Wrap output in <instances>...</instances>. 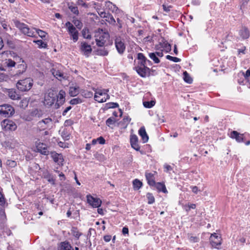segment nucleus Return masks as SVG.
<instances>
[{
	"label": "nucleus",
	"instance_id": "nucleus-1",
	"mask_svg": "<svg viewBox=\"0 0 250 250\" xmlns=\"http://www.w3.org/2000/svg\"><path fill=\"white\" fill-rule=\"evenodd\" d=\"M14 23L15 26L24 35L33 38L37 37L34 31L35 28H30L27 24L21 22L18 20H14Z\"/></svg>",
	"mask_w": 250,
	"mask_h": 250
},
{
	"label": "nucleus",
	"instance_id": "nucleus-2",
	"mask_svg": "<svg viewBox=\"0 0 250 250\" xmlns=\"http://www.w3.org/2000/svg\"><path fill=\"white\" fill-rule=\"evenodd\" d=\"M95 91L94 99L99 103H104L109 98L107 94L109 92L108 89H94Z\"/></svg>",
	"mask_w": 250,
	"mask_h": 250
},
{
	"label": "nucleus",
	"instance_id": "nucleus-3",
	"mask_svg": "<svg viewBox=\"0 0 250 250\" xmlns=\"http://www.w3.org/2000/svg\"><path fill=\"white\" fill-rule=\"evenodd\" d=\"M33 80L30 78L19 80L17 83V88L21 92L29 91L33 86Z\"/></svg>",
	"mask_w": 250,
	"mask_h": 250
},
{
	"label": "nucleus",
	"instance_id": "nucleus-4",
	"mask_svg": "<svg viewBox=\"0 0 250 250\" xmlns=\"http://www.w3.org/2000/svg\"><path fill=\"white\" fill-rule=\"evenodd\" d=\"M15 113V109L10 104H4L0 105V116L3 117H10Z\"/></svg>",
	"mask_w": 250,
	"mask_h": 250
},
{
	"label": "nucleus",
	"instance_id": "nucleus-5",
	"mask_svg": "<svg viewBox=\"0 0 250 250\" xmlns=\"http://www.w3.org/2000/svg\"><path fill=\"white\" fill-rule=\"evenodd\" d=\"M42 112L38 109H33L28 113L25 114L22 118L26 121H31L34 118H41L42 116Z\"/></svg>",
	"mask_w": 250,
	"mask_h": 250
},
{
	"label": "nucleus",
	"instance_id": "nucleus-6",
	"mask_svg": "<svg viewBox=\"0 0 250 250\" xmlns=\"http://www.w3.org/2000/svg\"><path fill=\"white\" fill-rule=\"evenodd\" d=\"M56 100V94L53 90H48L44 95V104L48 107L51 106Z\"/></svg>",
	"mask_w": 250,
	"mask_h": 250
},
{
	"label": "nucleus",
	"instance_id": "nucleus-7",
	"mask_svg": "<svg viewBox=\"0 0 250 250\" xmlns=\"http://www.w3.org/2000/svg\"><path fill=\"white\" fill-rule=\"evenodd\" d=\"M109 38L108 33H99L95 35V41L97 46L103 47Z\"/></svg>",
	"mask_w": 250,
	"mask_h": 250
},
{
	"label": "nucleus",
	"instance_id": "nucleus-8",
	"mask_svg": "<svg viewBox=\"0 0 250 250\" xmlns=\"http://www.w3.org/2000/svg\"><path fill=\"white\" fill-rule=\"evenodd\" d=\"M65 26L67 27V31L72 37L73 42H76L79 38L78 30L70 21H67L65 24Z\"/></svg>",
	"mask_w": 250,
	"mask_h": 250
},
{
	"label": "nucleus",
	"instance_id": "nucleus-9",
	"mask_svg": "<svg viewBox=\"0 0 250 250\" xmlns=\"http://www.w3.org/2000/svg\"><path fill=\"white\" fill-rule=\"evenodd\" d=\"M65 92L63 90H61L58 94L56 95V102L55 104V108H59L64 104L65 101Z\"/></svg>",
	"mask_w": 250,
	"mask_h": 250
},
{
	"label": "nucleus",
	"instance_id": "nucleus-10",
	"mask_svg": "<svg viewBox=\"0 0 250 250\" xmlns=\"http://www.w3.org/2000/svg\"><path fill=\"white\" fill-rule=\"evenodd\" d=\"M134 69L138 74L142 78H146V76H149L150 70L147 66H135Z\"/></svg>",
	"mask_w": 250,
	"mask_h": 250
},
{
	"label": "nucleus",
	"instance_id": "nucleus-11",
	"mask_svg": "<svg viewBox=\"0 0 250 250\" xmlns=\"http://www.w3.org/2000/svg\"><path fill=\"white\" fill-rule=\"evenodd\" d=\"M52 120L50 118L44 119L37 123V127L40 131L47 129L52 124Z\"/></svg>",
	"mask_w": 250,
	"mask_h": 250
},
{
	"label": "nucleus",
	"instance_id": "nucleus-12",
	"mask_svg": "<svg viewBox=\"0 0 250 250\" xmlns=\"http://www.w3.org/2000/svg\"><path fill=\"white\" fill-rule=\"evenodd\" d=\"M87 203L93 208H99L102 204V201L98 198H95L89 194L86 196Z\"/></svg>",
	"mask_w": 250,
	"mask_h": 250
},
{
	"label": "nucleus",
	"instance_id": "nucleus-13",
	"mask_svg": "<svg viewBox=\"0 0 250 250\" xmlns=\"http://www.w3.org/2000/svg\"><path fill=\"white\" fill-rule=\"evenodd\" d=\"M116 48L119 54H123L125 49V45L120 38H117L115 41Z\"/></svg>",
	"mask_w": 250,
	"mask_h": 250
},
{
	"label": "nucleus",
	"instance_id": "nucleus-14",
	"mask_svg": "<svg viewBox=\"0 0 250 250\" xmlns=\"http://www.w3.org/2000/svg\"><path fill=\"white\" fill-rule=\"evenodd\" d=\"M1 125L4 126L6 129L11 131L15 130L17 126L15 122L9 119H5L1 122Z\"/></svg>",
	"mask_w": 250,
	"mask_h": 250
},
{
	"label": "nucleus",
	"instance_id": "nucleus-15",
	"mask_svg": "<svg viewBox=\"0 0 250 250\" xmlns=\"http://www.w3.org/2000/svg\"><path fill=\"white\" fill-rule=\"evenodd\" d=\"M36 148L37 152L40 153L42 155H48L49 154V150L47 146L43 143H39L36 145Z\"/></svg>",
	"mask_w": 250,
	"mask_h": 250
},
{
	"label": "nucleus",
	"instance_id": "nucleus-16",
	"mask_svg": "<svg viewBox=\"0 0 250 250\" xmlns=\"http://www.w3.org/2000/svg\"><path fill=\"white\" fill-rule=\"evenodd\" d=\"M210 243L212 247L217 248L221 244V237L216 233L212 234L210 237Z\"/></svg>",
	"mask_w": 250,
	"mask_h": 250
},
{
	"label": "nucleus",
	"instance_id": "nucleus-17",
	"mask_svg": "<svg viewBox=\"0 0 250 250\" xmlns=\"http://www.w3.org/2000/svg\"><path fill=\"white\" fill-rule=\"evenodd\" d=\"M51 157L53 161L60 166L63 165V162L64 161L63 156L62 154L58 153L56 152H52L51 153Z\"/></svg>",
	"mask_w": 250,
	"mask_h": 250
},
{
	"label": "nucleus",
	"instance_id": "nucleus-18",
	"mask_svg": "<svg viewBox=\"0 0 250 250\" xmlns=\"http://www.w3.org/2000/svg\"><path fill=\"white\" fill-rule=\"evenodd\" d=\"M81 50L84 55L88 56L92 52V48L90 45L85 42H81Z\"/></svg>",
	"mask_w": 250,
	"mask_h": 250
},
{
	"label": "nucleus",
	"instance_id": "nucleus-19",
	"mask_svg": "<svg viewBox=\"0 0 250 250\" xmlns=\"http://www.w3.org/2000/svg\"><path fill=\"white\" fill-rule=\"evenodd\" d=\"M238 33L242 40L247 39L250 36V32L249 29L245 26L242 27L239 30Z\"/></svg>",
	"mask_w": 250,
	"mask_h": 250
},
{
	"label": "nucleus",
	"instance_id": "nucleus-20",
	"mask_svg": "<svg viewBox=\"0 0 250 250\" xmlns=\"http://www.w3.org/2000/svg\"><path fill=\"white\" fill-rule=\"evenodd\" d=\"M244 134H240L237 131H232L230 134V137L234 139L238 143H242L244 141Z\"/></svg>",
	"mask_w": 250,
	"mask_h": 250
},
{
	"label": "nucleus",
	"instance_id": "nucleus-21",
	"mask_svg": "<svg viewBox=\"0 0 250 250\" xmlns=\"http://www.w3.org/2000/svg\"><path fill=\"white\" fill-rule=\"evenodd\" d=\"M138 134L141 136L143 143H146L148 142L149 137L144 126H142L140 128L138 131Z\"/></svg>",
	"mask_w": 250,
	"mask_h": 250
},
{
	"label": "nucleus",
	"instance_id": "nucleus-22",
	"mask_svg": "<svg viewBox=\"0 0 250 250\" xmlns=\"http://www.w3.org/2000/svg\"><path fill=\"white\" fill-rule=\"evenodd\" d=\"M137 58L140 61L137 66H146V58L142 53H139L137 55Z\"/></svg>",
	"mask_w": 250,
	"mask_h": 250
},
{
	"label": "nucleus",
	"instance_id": "nucleus-23",
	"mask_svg": "<svg viewBox=\"0 0 250 250\" xmlns=\"http://www.w3.org/2000/svg\"><path fill=\"white\" fill-rule=\"evenodd\" d=\"M160 45L166 52L168 53L171 51V45L167 41L163 40L162 42H160Z\"/></svg>",
	"mask_w": 250,
	"mask_h": 250
},
{
	"label": "nucleus",
	"instance_id": "nucleus-24",
	"mask_svg": "<svg viewBox=\"0 0 250 250\" xmlns=\"http://www.w3.org/2000/svg\"><path fill=\"white\" fill-rule=\"evenodd\" d=\"M146 177L148 184L150 186H154L156 182L154 180L153 174L151 173H146Z\"/></svg>",
	"mask_w": 250,
	"mask_h": 250
},
{
	"label": "nucleus",
	"instance_id": "nucleus-25",
	"mask_svg": "<svg viewBox=\"0 0 250 250\" xmlns=\"http://www.w3.org/2000/svg\"><path fill=\"white\" fill-rule=\"evenodd\" d=\"M8 96L12 100H18L20 99V96L17 93L15 89H10L8 90Z\"/></svg>",
	"mask_w": 250,
	"mask_h": 250
},
{
	"label": "nucleus",
	"instance_id": "nucleus-26",
	"mask_svg": "<svg viewBox=\"0 0 250 250\" xmlns=\"http://www.w3.org/2000/svg\"><path fill=\"white\" fill-rule=\"evenodd\" d=\"M155 187L159 192H162L165 193H167V190L166 188V186L164 183H155L154 185Z\"/></svg>",
	"mask_w": 250,
	"mask_h": 250
},
{
	"label": "nucleus",
	"instance_id": "nucleus-27",
	"mask_svg": "<svg viewBox=\"0 0 250 250\" xmlns=\"http://www.w3.org/2000/svg\"><path fill=\"white\" fill-rule=\"evenodd\" d=\"M79 93V87L71 86L69 89V94L71 97H75L77 96Z\"/></svg>",
	"mask_w": 250,
	"mask_h": 250
},
{
	"label": "nucleus",
	"instance_id": "nucleus-28",
	"mask_svg": "<svg viewBox=\"0 0 250 250\" xmlns=\"http://www.w3.org/2000/svg\"><path fill=\"white\" fill-rule=\"evenodd\" d=\"M18 69L17 74L20 75L22 74L25 71L26 69V65L23 60L22 61V63L18 65Z\"/></svg>",
	"mask_w": 250,
	"mask_h": 250
},
{
	"label": "nucleus",
	"instance_id": "nucleus-29",
	"mask_svg": "<svg viewBox=\"0 0 250 250\" xmlns=\"http://www.w3.org/2000/svg\"><path fill=\"white\" fill-rule=\"evenodd\" d=\"M105 6L107 8L110 10L112 12L116 13L117 11L119 10L118 8L116 6V5L113 4L112 2L110 1L106 2Z\"/></svg>",
	"mask_w": 250,
	"mask_h": 250
},
{
	"label": "nucleus",
	"instance_id": "nucleus-30",
	"mask_svg": "<svg viewBox=\"0 0 250 250\" xmlns=\"http://www.w3.org/2000/svg\"><path fill=\"white\" fill-rule=\"evenodd\" d=\"M59 250H74V249L68 242H63L61 243Z\"/></svg>",
	"mask_w": 250,
	"mask_h": 250
},
{
	"label": "nucleus",
	"instance_id": "nucleus-31",
	"mask_svg": "<svg viewBox=\"0 0 250 250\" xmlns=\"http://www.w3.org/2000/svg\"><path fill=\"white\" fill-rule=\"evenodd\" d=\"M68 8L70 11L76 16H78L79 14L78 8L73 3L68 4Z\"/></svg>",
	"mask_w": 250,
	"mask_h": 250
},
{
	"label": "nucleus",
	"instance_id": "nucleus-32",
	"mask_svg": "<svg viewBox=\"0 0 250 250\" xmlns=\"http://www.w3.org/2000/svg\"><path fill=\"white\" fill-rule=\"evenodd\" d=\"M142 182L138 179H135V180H133V187L134 190H139L140 188H142Z\"/></svg>",
	"mask_w": 250,
	"mask_h": 250
},
{
	"label": "nucleus",
	"instance_id": "nucleus-33",
	"mask_svg": "<svg viewBox=\"0 0 250 250\" xmlns=\"http://www.w3.org/2000/svg\"><path fill=\"white\" fill-rule=\"evenodd\" d=\"M188 239L190 243H197L199 242L200 238L196 236H193L191 233H188Z\"/></svg>",
	"mask_w": 250,
	"mask_h": 250
},
{
	"label": "nucleus",
	"instance_id": "nucleus-34",
	"mask_svg": "<svg viewBox=\"0 0 250 250\" xmlns=\"http://www.w3.org/2000/svg\"><path fill=\"white\" fill-rule=\"evenodd\" d=\"M183 79L184 81L189 84L192 83L193 80L187 71L183 72Z\"/></svg>",
	"mask_w": 250,
	"mask_h": 250
},
{
	"label": "nucleus",
	"instance_id": "nucleus-35",
	"mask_svg": "<svg viewBox=\"0 0 250 250\" xmlns=\"http://www.w3.org/2000/svg\"><path fill=\"white\" fill-rule=\"evenodd\" d=\"M44 178L47 179V181L52 185H54L55 184V179L52 174L47 173L46 174L44 175Z\"/></svg>",
	"mask_w": 250,
	"mask_h": 250
},
{
	"label": "nucleus",
	"instance_id": "nucleus-36",
	"mask_svg": "<svg viewBox=\"0 0 250 250\" xmlns=\"http://www.w3.org/2000/svg\"><path fill=\"white\" fill-rule=\"evenodd\" d=\"M131 121V118L128 116H124L122 121L121 122V124L124 126V128H126Z\"/></svg>",
	"mask_w": 250,
	"mask_h": 250
},
{
	"label": "nucleus",
	"instance_id": "nucleus-37",
	"mask_svg": "<svg viewBox=\"0 0 250 250\" xmlns=\"http://www.w3.org/2000/svg\"><path fill=\"white\" fill-rule=\"evenodd\" d=\"M33 42L36 43L40 48H46L47 47V43L43 42L41 40L34 41Z\"/></svg>",
	"mask_w": 250,
	"mask_h": 250
},
{
	"label": "nucleus",
	"instance_id": "nucleus-38",
	"mask_svg": "<svg viewBox=\"0 0 250 250\" xmlns=\"http://www.w3.org/2000/svg\"><path fill=\"white\" fill-rule=\"evenodd\" d=\"M155 104V101L153 100L143 102V105L145 107L147 108H150L154 106Z\"/></svg>",
	"mask_w": 250,
	"mask_h": 250
},
{
	"label": "nucleus",
	"instance_id": "nucleus-39",
	"mask_svg": "<svg viewBox=\"0 0 250 250\" xmlns=\"http://www.w3.org/2000/svg\"><path fill=\"white\" fill-rule=\"evenodd\" d=\"M61 136L64 140H68L70 139V133L66 129H64L61 132Z\"/></svg>",
	"mask_w": 250,
	"mask_h": 250
},
{
	"label": "nucleus",
	"instance_id": "nucleus-40",
	"mask_svg": "<svg viewBox=\"0 0 250 250\" xmlns=\"http://www.w3.org/2000/svg\"><path fill=\"white\" fill-rule=\"evenodd\" d=\"M148 56L149 58L154 61V63H158L160 62V61L159 59L156 56V53L154 52L149 53L148 54Z\"/></svg>",
	"mask_w": 250,
	"mask_h": 250
},
{
	"label": "nucleus",
	"instance_id": "nucleus-41",
	"mask_svg": "<svg viewBox=\"0 0 250 250\" xmlns=\"http://www.w3.org/2000/svg\"><path fill=\"white\" fill-rule=\"evenodd\" d=\"M97 54L103 56H106L108 55V51L104 48L102 49H98L96 51Z\"/></svg>",
	"mask_w": 250,
	"mask_h": 250
},
{
	"label": "nucleus",
	"instance_id": "nucleus-42",
	"mask_svg": "<svg viewBox=\"0 0 250 250\" xmlns=\"http://www.w3.org/2000/svg\"><path fill=\"white\" fill-rule=\"evenodd\" d=\"M5 64L8 67H12L15 66L16 62L11 59L5 60Z\"/></svg>",
	"mask_w": 250,
	"mask_h": 250
},
{
	"label": "nucleus",
	"instance_id": "nucleus-43",
	"mask_svg": "<svg viewBox=\"0 0 250 250\" xmlns=\"http://www.w3.org/2000/svg\"><path fill=\"white\" fill-rule=\"evenodd\" d=\"M146 198L148 200V204H152L155 202V198L153 194L151 193H147L146 194Z\"/></svg>",
	"mask_w": 250,
	"mask_h": 250
},
{
	"label": "nucleus",
	"instance_id": "nucleus-44",
	"mask_svg": "<svg viewBox=\"0 0 250 250\" xmlns=\"http://www.w3.org/2000/svg\"><path fill=\"white\" fill-rule=\"evenodd\" d=\"M35 31L36 33L38 34L39 36L42 39L45 38L46 35H47V33L42 30L39 29H35Z\"/></svg>",
	"mask_w": 250,
	"mask_h": 250
},
{
	"label": "nucleus",
	"instance_id": "nucleus-45",
	"mask_svg": "<svg viewBox=\"0 0 250 250\" xmlns=\"http://www.w3.org/2000/svg\"><path fill=\"white\" fill-rule=\"evenodd\" d=\"M82 95L85 98H90L93 96V92L87 90H84L82 92Z\"/></svg>",
	"mask_w": 250,
	"mask_h": 250
},
{
	"label": "nucleus",
	"instance_id": "nucleus-46",
	"mask_svg": "<svg viewBox=\"0 0 250 250\" xmlns=\"http://www.w3.org/2000/svg\"><path fill=\"white\" fill-rule=\"evenodd\" d=\"M82 102H83V101L81 99H80L79 98H74V99H71L69 103H70V104H71L72 105H75V104H81Z\"/></svg>",
	"mask_w": 250,
	"mask_h": 250
},
{
	"label": "nucleus",
	"instance_id": "nucleus-47",
	"mask_svg": "<svg viewBox=\"0 0 250 250\" xmlns=\"http://www.w3.org/2000/svg\"><path fill=\"white\" fill-rule=\"evenodd\" d=\"M6 164L10 167L13 168L16 167L17 162L15 161L8 159L6 160Z\"/></svg>",
	"mask_w": 250,
	"mask_h": 250
},
{
	"label": "nucleus",
	"instance_id": "nucleus-48",
	"mask_svg": "<svg viewBox=\"0 0 250 250\" xmlns=\"http://www.w3.org/2000/svg\"><path fill=\"white\" fill-rule=\"evenodd\" d=\"M164 171L167 173H171V171L173 170V167L167 164H165L164 165Z\"/></svg>",
	"mask_w": 250,
	"mask_h": 250
},
{
	"label": "nucleus",
	"instance_id": "nucleus-49",
	"mask_svg": "<svg viewBox=\"0 0 250 250\" xmlns=\"http://www.w3.org/2000/svg\"><path fill=\"white\" fill-rule=\"evenodd\" d=\"M130 145L138 143V138L137 135L133 134L130 136Z\"/></svg>",
	"mask_w": 250,
	"mask_h": 250
},
{
	"label": "nucleus",
	"instance_id": "nucleus-50",
	"mask_svg": "<svg viewBox=\"0 0 250 250\" xmlns=\"http://www.w3.org/2000/svg\"><path fill=\"white\" fill-rule=\"evenodd\" d=\"M166 59L168 60H170V61H171L173 62H180L181 61V59L178 58H177V57H172L171 56H170L169 55H167L166 57Z\"/></svg>",
	"mask_w": 250,
	"mask_h": 250
},
{
	"label": "nucleus",
	"instance_id": "nucleus-51",
	"mask_svg": "<svg viewBox=\"0 0 250 250\" xmlns=\"http://www.w3.org/2000/svg\"><path fill=\"white\" fill-rule=\"evenodd\" d=\"M73 22L74 24L78 28V29H80L83 26V24L82 22L77 19H73Z\"/></svg>",
	"mask_w": 250,
	"mask_h": 250
},
{
	"label": "nucleus",
	"instance_id": "nucleus-52",
	"mask_svg": "<svg viewBox=\"0 0 250 250\" xmlns=\"http://www.w3.org/2000/svg\"><path fill=\"white\" fill-rule=\"evenodd\" d=\"M119 106V104L117 103L110 102L106 104L107 108H114Z\"/></svg>",
	"mask_w": 250,
	"mask_h": 250
},
{
	"label": "nucleus",
	"instance_id": "nucleus-53",
	"mask_svg": "<svg viewBox=\"0 0 250 250\" xmlns=\"http://www.w3.org/2000/svg\"><path fill=\"white\" fill-rule=\"evenodd\" d=\"M116 122V120L114 117H110L106 121V125L109 126L110 125H113Z\"/></svg>",
	"mask_w": 250,
	"mask_h": 250
},
{
	"label": "nucleus",
	"instance_id": "nucleus-54",
	"mask_svg": "<svg viewBox=\"0 0 250 250\" xmlns=\"http://www.w3.org/2000/svg\"><path fill=\"white\" fill-rule=\"evenodd\" d=\"M131 147L133 149L136 150V151H140L141 154H143L144 153L143 151L140 150V146H139V145L138 144V143H136V144H132V145H131Z\"/></svg>",
	"mask_w": 250,
	"mask_h": 250
},
{
	"label": "nucleus",
	"instance_id": "nucleus-55",
	"mask_svg": "<svg viewBox=\"0 0 250 250\" xmlns=\"http://www.w3.org/2000/svg\"><path fill=\"white\" fill-rule=\"evenodd\" d=\"M28 102L26 99L22 100L20 104V106L22 108H25L27 106Z\"/></svg>",
	"mask_w": 250,
	"mask_h": 250
},
{
	"label": "nucleus",
	"instance_id": "nucleus-56",
	"mask_svg": "<svg viewBox=\"0 0 250 250\" xmlns=\"http://www.w3.org/2000/svg\"><path fill=\"white\" fill-rule=\"evenodd\" d=\"M97 143L100 145H104L105 143V140L104 138L102 136H100L97 138Z\"/></svg>",
	"mask_w": 250,
	"mask_h": 250
},
{
	"label": "nucleus",
	"instance_id": "nucleus-57",
	"mask_svg": "<svg viewBox=\"0 0 250 250\" xmlns=\"http://www.w3.org/2000/svg\"><path fill=\"white\" fill-rule=\"evenodd\" d=\"M108 19L106 21L110 24H114L116 21L112 16H109L107 17Z\"/></svg>",
	"mask_w": 250,
	"mask_h": 250
},
{
	"label": "nucleus",
	"instance_id": "nucleus-58",
	"mask_svg": "<svg viewBox=\"0 0 250 250\" xmlns=\"http://www.w3.org/2000/svg\"><path fill=\"white\" fill-rule=\"evenodd\" d=\"M5 204V199L3 195L1 193L0 191V205L2 206Z\"/></svg>",
	"mask_w": 250,
	"mask_h": 250
},
{
	"label": "nucleus",
	"instance_id": "nucleus-59",
	"mask_svg": "<svg viewBox=\"0 0 250 250\" xmlns=\"http://www.w3.org/2000/svg\"><path fill=\"white\" fill-rule=\"evenodd\" d=\"M5 217H6V216H5L4 210L2 208H0V218L1 220H3V219H4Z\"/></svg>",
	"mask_w": 250,
	"mask_h": 250
},
{
	"label": "nucleus",
	"instance_id": "nucleus-60",
	"mask_svg": "<svg viewBox=\"0 0 250 250\" xmlns=\"http://www.w3.org/2000/svg\"><path fill=\"white\" fill-rule=\"evenodd\" d=\"M163 9L165 11V12H169L170 9L172 8V6L171 5H169V6H167L165 4H163Z\"/></svg>",
	"mask_w": 250,
	"mask_h": 250
},
{
	"label": "nucleus",
	"instance_id": "nucleus-61",
	"mask_svg": "<svg viewBox=\"0 0 250 250\" xmlns=\"http://www.w3.org/2000/svg\"><path fill=\"white\" fill-rule=\"evenodd\" d=\"M72 107L71 106H69L67 107L62 112V115L64 116L66 115L68 111H69L70 109H71Z\"/></svg>",
	"mask_w": 250,
	"mask_h": 250
},
{
	"label": "nucleus",
	"instance_id": "nucleus-62",
	"mask_svg": "<svg viewBox=\"0 0 250 250\" xmlns=\"http://www.w3.org/2000/svg\"><path fill=\"white\" fill-rule=\"evenodd\" d=\"M245 50H246V47L243 46L242 48L238 49V55H240L241 53H242L243 54H245Z\"/></svg>",
	"mask_w": 250,
	"mask_h": 250
},
{
	"label": "nucleus",
	"instance_id": "nucleus-63",
	"mask_svg": "<svg viewBox=\"0 0 250 250\" xmlns=\"http://www.w3.org/2000/svg\"><path fill=\"white\" fill-rule=\"evenodd\" d=\"M54 75L57 78H62L63 76V74L59 71H56L55 73H54Z\"/></svg>",
	"mask_w": 250,
	"mask_h": 250
},
{
	"label": "nucleus",
	"instance_id": "nucleus-64",
	"mask_svg": "<svg viewBox=\"0 0 250 250\" xmlns=\"http://www.w3.org/2000/svg\"><path fill=\"white\" fill-rule=\"evenodd\" d=\"M243 74L246 79L248 78L250 76V69H248L246 73L245 74L243 73Z\"/></svg>",
	"mask_w": 250,
	"mask_h": 250
}]
</instances>
